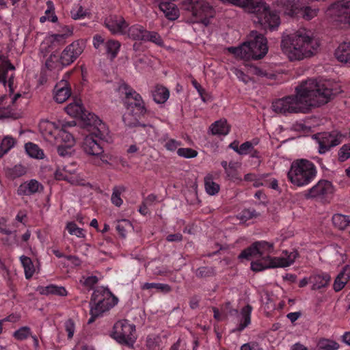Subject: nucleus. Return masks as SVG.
<instances>
[{
  "label": "nucleus",
  "instance_id": "f257e3e1",
  "mask_svg": "<svg viewBox=\"0 0 350 350\" xmlns=\"http://www.w3.org/2000/svg\"><path fill=\"white\" fill-rule=\"evenodd\" d=\"M329 83L321 80L309 79L295 88V94L278 98L272 103L273 110L284 115L306 113L313 108L329 102L337 94Z\"/></svg>",
  "mask_w": 350,
  "mask_h": 350
},
{
  "label": "nucleus",
  "instance_id": "f03ea898",
  "mask_svg": "<svg viewBox=\"0 0 350 350\" xmlns=\"http://www.w3.org/2000/svg\"><path fill=\"white\" fill-rule=\"evenodd\" d=\"M275 12L269 6L263 5L262 12L258 14L259 22L266 28L275 29L280 23L279 15L292 18L310 21L317 14L318 10L306 3L304 0H275L273 2Z\"/></svg>",
  "mask_w": 350,
  "mask_h": 350
},
{
  "label": "nucleus",
  "instance_id": "7ed1b4c3",
  "mask_svg": "<svg viewBox=\"0 0 350 350\" xmlns=\"http://www.w3.org/2000/svg\"><path fill=\"white\" fill-rule=\"evenodd\" d=\"M118 92L124 96L123 104L128 111V114L123 116L124 124L130 128L146 127L148 124L145 120L150 111L146 107L142 96L124 81L119 84Z\"/></svg>",
  "mask_w": 350,
  "mask_h": 350
},
{
  "label": "nucleus",
  "instance_id": "20e7f679",
  "mask_svg": "<svg viewBox=\"0 0 350 350\" xmlns=\"http://www.w3.org/2000/svg\"><path fill=\"white\" fill-rule=\"evenodd\" d=\"M281 46L289 59L293 61L311 57L316 53L319 44L312 30L303 27L284 38Z\"/></svg>",
  "mask_w": 350,
  "mask_h": 350
},
{
  "label": "nucleus",
  "instance_id": "39448f33",
  "mask_svg": "<svg viewBox=\"0 0 350 350\" xmlns=\"http://www.w3.org/2000/svg\"><path fill=\"white\" fill-rule=\"evenodd\" d=\"M91 126L94 127V131L85 137L81 147L84 152L92 157L94 165H100L107 161L103 144L108 135V129L100 120L97 124H92Z\"/></svg>",
  "mask_w": 350,
  "mask_h": 350
},
{
  "label": "nucleus",
  "instance_id": "423d86ee",
  "mask_svg": "<svg viewBox=\"0 0 350 350\" xmlns=\"http://www.w3.org/2000/svg\"><path fill=\"white\" fill-rule=\"evenodd\" d=\"M228 51L241 59H260L268 51L267 38L262 33L252 31L245 42L238 47H229Z\"/></svg>",
  "mask_w": 350,
  "mask_h": 350
},
{
  "label": "nucleus",
  "instance_id": "0eeeda50",
  "mask_svg": "<svg viewBox=\"0 0 350 350\" xmlns=\"http://www.w3.org/2000/svg\"><path fill=\"white\" fill-rule=\"evenodd\" d=\"M317 174V167L312 161L300 159L293 161L287 177L293 185L301 187L311 183L316 178Z\"/></svg>",
  "mask_w": 350,
  "mask_h": 350
},
{
  "label": "nucleus",
  "instance_id": "6e6552de",
  "mask_svg": "<svg viewBox=\"0 0 350 350\" xmlns=\"http://www.w3.org/2000/svg\"><path fill=\"white\" fill-rule=\"evenodd\" d=\"M118 298L108 289L100 287L94 291L90 306V318L88 323H93L97 317L118 304Z\"/></svg>",
  "mask_w": 350,
  "mask_h": 350
},
{
  "label": "nucleus",
  "instance_id": "1a4fd4ad",
  "mask_svg": "<svg viewBox=\"0 0 350 350\" xmlns=\"http://www.w3.org/2000/svg\"><path fill=\"white\" fill-rule=\"evenodd\" d=\"M185 9L190 12L196 23L208 26L211 19L215 16L213 7L204 0H187L184 3Z\"/></svg>",
  "mask_w": 350,
  "mask_h": 350
},
{
  "label": "nucleus",
  "instance_id": "9d476101",
  "mask_svg": "<svg viewBox=\"0 0 350 350\" xmlns=\"http://www.w3.org/2000/svg\"><path fill=\"white\" fill-rule=\"evenodd\" d=\"M135 326L128 320L117 321L113 327L111 336L118 343L126 346H133L136 340Z\"/></svg>",
  "mask_w": 350,
  "mask_h": 350
},
{
  "label": "nucleus",
  "instance_id": "9b49d317",
  "mask_svg": "<svg viewBox=\"0 0 350 350\" xmlns=\"http://www.w3.org/2000/svg\"><path fill=\"white\" fill-rule=\"evenodd\" d=\"M92 44L100 53L106 55L110 60H113L118 56L121 47V43L118 40L107 39L100 34L93 36Z\"/></svg>",
  "mask_w": 350,
  "mask_h": 350
},
{
  "label": "nucleus",
  "instance_id": "f8f14e48",
  "mask_svg": "<svg viewBox=\"0 0 350 350\" xmlns=\"http://www.w3.org/2000/svg\"><path fill=\"white\" fill-rule=\"evenodd\" d=\"M66 113L70 116L80 118L83 121L86 126L97 124L100 119L95 114L88 112L83 107L81 99L75 98L73 102L70 103L66 107Z\"/></svg>",
  "mask_w": 350,
  "mask_h": 350
},
{
  "label": "nucleus",
  "instance_id": "ddd939ff",
  "mask_svg": "<svg viewBox=\"0 0 350 350\" xmlns=\"http://www.w3.org/2000/svg\"><path fill=\"white\" fill-rule=\"evenodd\" d=\"M274 250L273 244L266 241L254 242L250 247L243 250L239 255V259H249L250 257L270 256Z\"/></svg>",
  "mask_w": 350,
  "mask_h": 350
},
{
  "label": "nucleus",
  "instance_id": "4468645a",
  "mask_svg": "<svg viewBox=\"0 0 350 350\" xmlns=\"http://www.w3.org/2000/svg\"><path fill=\"white\" fill-rule=\"evenodd\" d=\"M85 42L83 39L73 41L61 53L60 61L63 66H68L72 64L83 52Z\"/></svg>",
  "mask_w": 350,
  "mask_h": 350
},
{
  "label": "nucleus",
  "instance_id": "2eb2a0df",
  "mask_svg": "<svg viewBox=\"0 0 350 350\" xmlns=\"http://www.w3.org/2000/svg\"><path fill=\"white\" fill-rule=\"evenodd\" d=\"M328 14L337 22L350 26V1H340L331 5Z\"/></svg>",
  "mask_w": 350,
  "mask_h": 350
},
{
  "label": "nucleus",
  "instance_id": "dca6fc26",
  "mask_svg": "<svg viewBox=\"0 0 350 350\" xmlns=\"http://www.w3.org/2000/svg\"><path fill=\"white\" fill-rule=\"evenodd\" d=\"M14 66L7 57L0 55V83L8 86L11 92H14Z\"/></svg>",
  "mask_w": 350,
  "mask_h": 350
},
{
  "label": "nucleus",
  "instance_id": "f3484780",
  "mask_svg": "<svg viewBox=\"0 0 350 350\" xmlns=\"http://www.w3.org/2000/svg\"><path fill=\"white\" fill-rule=\"evenodd\" d=\"M334 191L332 183L327 180H320L315 185L305 191L306 198H323Z\"/></svg>",
  "mask_w": 350,
  "mask_h": 350
},
{
  "label": "nucleus",
  "instance_id": "a211bd4d",
  "mask_svg": "<svg viewBox=\"0 0 350 350\" xmlns=\"http://www.w3.org/2000/svg\"><path fill=\"white\" fill-rule=\"evenodd\" d=\"M316 139L319 144L318 150L320 154H325L332 148L336 146L340 143V138L337 137L335 133L324 132L318 133Z\"/></svg>",
  "mask_w": 350,
  "mask_h": 350
},
{
  "label": "nucleus",
  "instance_id": "6ab92c4d",
  "mask_svg": "<svg viewBox=\"0 0 350 350\" xmlns=\"http://www.w3.org/2000/svg\"><path fill=\"white\" fill-rule=\"evenodd\" d=\"M105 26L112 34L124 35L129 24L122 16L111 15L105 18Z\"/></svg>",
  "mask_w": 350,
  "mask_h": 350
},
{
  "label": "nucleus",
  "instance_id": "aec40b11",
  "mask_svg": "<svg viewBox=\"0 0 350 350\" xmlns=\"http://www.w3.org/2000/svg\"><path fill=\"white\" fill-rule=\"evenodd\" d=\"M62 124L59 121L56 122L48 120H42L39 123V129L46 140L53 142L57 137Z\"/></svg>",
  "mask_w": 350,
  "mask_h": 350
},
{
  "label": "nucleus",
  "instance_id": "412c9836",
  "mask_svg": "<svg viewBox=\"0 0 350 350\" xmlns=\"http://www.w3.org/2000/svg\"><path fill=\"white\" fill-rule=\"evenodd\" d=\"M76 125L75 121L68 122L62 124L57 133V137L53 140L56 142H59L63 145H70L74 146L75 144V139L70 131L67 130V126L74 127Z\"/></svg>",
  "mask_w": 350,
  "mask_h": 350
},
{
  "label": "nucleus",
  "instance_id": "4be33fe9",
  "mask_svg": "<svg viewBox=\"0 0 350 350\" xmlns=\"http://www.w3.org/2000/svg\"><path fill=\"white\" fill-rule=\"evenodd\" d=\"M252 310L253 308L250 304H247L241 308L239 315V323L237 327L232 330V333H241L251 324Z\"/></svg>",
  "mask_w": 350,
  "mask_h": 350
},
{
  "label": "nucleus",
  "instance_id": "5701e85b",
  "mask_svg": "<svg viewBox=\"0 0 350 350\" xmlns=\"http://www.w3.org/2000/svg\"><path fill=\"white\" fill-rule=\"evenodd\" d=\"M71 95V88L66 81H61L54 88V99L58 103L65 102Z\"/></svg>",
  "mask_w": 350,
  "mask_h": 350
},
{
  "label": "nucleus",
  "instance_id": "b1692460",
  "mask_svg": "<svg viewBox=\"0 0 350 350\" xmlns=\"http://www.w3.org/2000/svg\"><path fill=\"white\" fill-rule=\"evenodd\" d=\"M174 0H163L158 5L161 11L163 12L165 17L173 21L179 16V10L174 3Z\"/></svg>",
  "mask_w": 350,
  "mask_h": 350
},
{
  "label": "nucleus",
  "instance_id": "393cba45",
  "mask_svg": "<svg viewBox=\"0 0 350 350\" xmlns=\"http://www.w3.org/2000/svg\"><path fill=\"white\" fill-rule=\"evenodd\" d=\"M42 189V185L36 180L31 179L22 183L17 189L18 196H31L39 192Z\"/></svg>",
  "mask_w": 350,
  "mask_h": 350
},
{
  "label": "nucleus",
  "instance_id": "a878e982",
  "mask_svg": "<svg viewBox=\"0 0 350 350\" xmlns=\"http://www.w3.org/2000/svg\"><path fill=\"white\" fill-rule=\"evenodd\" d=\"M331 280L330 275L325 272L312 275L310 277V283L312 284V290H319L328 286Z\"/></svg>",
  "mask_w": 350,
  "mask_h": 350
},
{
  "label": "nucleus",
  "instance_id": "bb28decb",
  "mask_svg": "<svg viewBox=\"0 0 350 350\" xmlns=\"http://www.w3.org/2000/svg\"><path fill=\"white\" fill-rule=\"evenodd\" d=\"M260 259L253 261L251 263V269L253 271L258 272L269 268L277 267L274 258L271 256L260 257Z\"/></svg>",
  "mask_w": 350,
  "mask_h": 350
},
{
  "label": "nucleus",
  "instance_id": "cd10ccee",
  "mask_svg": "<svg viewBox=\"0 0 350 350\" xmlns=\"http://www.w3.org/2000/svg\"><path fill=\"white\" fill-rule=\"evenodd\" d=\"M298 256V252L296 250L282 252V256L274 257L277 267H286L291 265Z\"/></svg>",
  "mask_w": 350,
  "mask_h": 350
},
{
  "label": "nucleus",
  "instance_id": "c85d7f7f",
  "mask_svg": "<svg viewBox=\"0 0 350 350\" xmlns=\"http://www.w3.org/2000/svg\"><path fill=\"white\" fill-rule=\"evenodd\" d=\"M350 280V271L347 266L342 268L340 272L336 276L333 288L336 292L340 291Z\"/></svg>",
  "mask_w": 350,
  "mask_h": 350
},
{
  "label": "nucleus",
  "instance_id": "c756f323",
  "mask_svg": "<svg viewBox=\"0 0 350 350\" xmlns=\"http://www.w3.org/2000/svg\"><path fill=\"white\" fill-rule=\"evenodd\" d=\"M335 57L339 62L350 64V41L343 42L338 46Z\"/></svg>",
  "mask_w": 350,
  "mask_h": 350
},
{
  "label": "nucleus",
  "instance_id": "7c9ffc66",
  "mask_svg": "<svg viewBox=\"0 0 350 350\" xmlns=\"http://www.w3.org/2000/svg\"><path fill=\"white\" fill-rule=\"evenodd\" d=\"M213 135H227L230 126L226 119H220L213 123L209 128Z\"/></svg>",
  "mask_w": 350,
  "mask_h": 350
},
{
  "label": "nucleus",
  "instance_id": "2f4dec72",
  "mask_svg": "<svg viewBox=\"0 0 350 350\" xmlns=\"http://www.w3.org/2000/svg\"><path fill=\"white\" fill-rule=\"evenodd\" d=\"M154 101L158 104L165 103L170 96V91L161 85H157L151 92Z\"/></svg>",
  "mask_w": 350,
  "mask_h": 350
},
{
  "label": "nucleus",
  "instance_id": "473e14b6",
  "mask_svg": "<svg viewBox=\"0 0 350 350\" xmlns=\"http://www.w3.org/2000/svg\"><path fill=\"white\" fill-rule=\"evenodd\" d=\"M40 293L44 295H55L62 297L66 296L68 294L66 289L64 286H59L55 284L40 287Z\"/></svg>",
  "mask_w": 350,
  "mask_h": 350
},
{
  "label": "nucleus",
  "instance_id": "72a5a7b5",
  "mask_svg": "<svg viewBox=\"0 0 350 350\" xmlns=\"http://www.w3.org/2000/svg\"><path fill=\"white\" fill-rule=\"evenodd\" d=\"M146 29L143 26L136 24L130 27L127 31L128 36L133 40L143 41L145 37Z\"/></svg>",
  "mask_w": 350,
  "mask_h": 350
},
{
  "label": "nucleus",
  "instance_id": "f704fd0d",
  "mask_svg": "<svg viewBox=\"0 0 350 350\" xmlns=\"http://www.w3.org/2000/svg\"><path fill=\"white\" fill-rule=\"evenodd\" d=\"M20 262L24 269L25 278L29 280L35 273V267L31 259L26 256L20 257Z\"/></svg>",
  "mask_w": 350,
  "mask_h": 350
},
{
  "label": "nucleus",
  "instance_id": "c9c22d12",
  "mask_svg": "<svg viewBox=\"0 0 350 350\" xmlns=\"http://www.w3.org/2000/svg\"><path fill=\"white\" fill-rule=\"evenodd\" d=\"M25 150L27 154L32 158L41 159L44 155L43 150L38 145L31 142L25 144Z\"/></svg>",
  "mask_w": 350,
  "mask_h": 350
},
{
  "label": "nucleus",
  "instance_id": "e433bc0d",
  "mask_svg": "<svg viewBox=\"0 0 350 350\" xmlns=\"http://www.w3.org/2000/svg\"><path fill=\"white\" fill-rule=\"evenodd\" d=\"M340 347L339 344L332 340L322 338L317 342L319 350H338Z\"/></svg>",
  "mask_w": 350,
  "mask_h": 350
},
{
  "label": "nucleus",
  "instance_id": "4c0bfd02",
  "mask_svg": "<svg viewBox=\"0 0 350 350\" xmlns=\"http://www.w3.org/2000/svg\"><path fill=\"white\" fill-rule=\"evenodd\" d=\"M348 215L336 213L332 216V223L334 227L340 230H344L348 226Z\"/></svg>",
  "mask_w": 350,
  "mask_h": 350
},
{
  "label": "nucleus",
  "instance_id": "58836bf2",
  "mask_svg": "<svg viewBox=\"0 0 350 350\" xmlns=\"http://www.w3.org/2000/svg\"><path fill=\"white\" fill-rule=\"evenodd\" d=\"M143 290H151L155 289L158 292H162L164 293H170L172 291V288L167 284L161 283H144L142 286Z\"/></svg>",
  "mask_w": 350,
  "mask_h": 350
},
{
  "label": "nucleus",
  "instance_id": "ea45409f",
  "mask_svg": "<svg viewBox=\"0 0 350 350\" xmlns=\"http://www.w3.org/2000/svg\"><path fill=\"white\" fill-rule=\"evenodd\" d=\"M204 186L206 191L211 196L215 195L219 191V185L213 180L211 175H208L204 178Z\"/></svg>",
  "mask_w": 350,
  "mask_h": 350
},
{
  "label": "nucleus",
  "instance_id": "a19ab883",
  "mask_svg": "<svg viewBox=\"0 0 350 350\" xmlns=\"http://www.w3.org/2000/svg\"><path fill=\"white\" fill-rule=\"evenodd\" d=\"M144 33L145 37L143 40L144 42H150L159 46H164V42L161 36L159 34V33L148 30L146 31V32Z\"/></svg>",
  "mask_w": 350,
  "mask_h": 350
},
{
  "label": "nucleus",
  "instance_id": "79ce46f5",
  "mask_svg": "<svg viewBox=\"0 0 350 350\" xmlns=\"http://www.w3.org/2000/svg\"><path fill=\"white\" fill-rule=\"evenodd\" d=\"M45 66L49 70H59L65 66L62 64L60 61V55L59 56L55 54H52L47 58L45 62Z\"/></svg>",
  "mask_w": 350,
  "mask_h": 350
},
{
  "label": "nucleus",
  "instance_id": "37998d69",
  "mask_svg": "<svg viewBox=\"0 0 350 350\" xmlns=\"http://www.w3.org/2000/svg\"><path fill=\"white\" fill-rule=\"evenodd\" d=\"M125 189H126L124 186H116L113 187L111 201V203L116 206L120 207L122 204L123 200H122L120 196L121 193L125 191Z\"/></svg>",
  "mask_w": 350,
  "mask_h": 350
},
{
  "label": "nucleus",
  "instance_id": "c03bdc74",
  "mask_svg": "<svg viewBox=\"0 0 350 350\" xmlns=\"http://www.w3.org/2000/svg\"><path fill=\"white\" fill-rule=\"evenodd\" d=\"M98 279L96 275H83L79 280V283L87 289H92L98 283Z\"/></svg>",
  "mask_w": 350,
  "mask_h": 350
},
{
  "label": "nucleus",
  "instance_id": "a18cd8bd",
  "mask_svg": "<svg viewBox=\"0 0 350 350\" xmlns=\"http://www.w3.org/2000/svg\"><path fill=\"white\" fill-rule=\"evenodd\" d=\"M32 334L31 329L28 326H23L16 329L12 334L13 337L17 340H25Z\"/></svg>",
  "mask_w": 350,
  "mask_h": 350
},
{
  "label": "nucleus",
  "instance_id": "49530a36",
  "mask_svg": "<svg viewBox=\"0 0 350 350\" xmlns=\"http://www.w3.org/2000/svg\"><path fill=\"white\" fill-rule=\"evenodd\" d=\"M131 228L132 224L128 219L119 220L116 225V229L122 237H125L127 231Z\"/></svg>",
  "mask_w": 350,
  "mask_h": 350
},
{
  "label": "nucleus",
  "instance_id": "de8ad7c7",
  "mask_svg": "<svg viewBox=\"0 0 350 350\" xmlns=\"http://www.w3.org/2000/svg\"><path fill=\"white\" fill-rule=\"evenodd\" d=\"M7 95L0 96V118H6L10 114V103Z\"/></svg>",
  "mask_w": 350,
  "mask_h": 350
},
{
  "label": "nucleus",
  "instance_id": "09e8293b",
  "mask_svg": "<svg viewBox=\"0 0 350 350\" xmlns=\"http://www.w3.org/2000/svg\"><path fill=\"white\" fill-rule=\"evenodd\" d=\"M258 144V140L254 139L252 141H247L243 142L239 146V154L240 155H247L250 153L253 149V146Z\"/></svg>",
  "mask_w": 350,
  "mask_h": 350
},
{
  "label": "nucleus",
  "instance_id": "8fccbe9b",
  "mask_svg": "<svg viewBox=\"0 0 350 350\" xmlns=\"http://www.w3.org/2000/svg\"><path fill=\"white\" fill-rule=\"evenodd\" d=\"M161 142H165L164 147L169 151H174L181 145V142L174 139H168L167 135H163L161 139Z\"/></svg>",
  "mask_w": 350,
  "mask_h": 350
},
{
  "label": "nucleus",
  "instance_id": "3c124183",
  "mask_svg": "<svg viewBox=\"0 0 350 350\" xmlns=\"http://www.w3.org/2000/svg\"><path fill=\"white\" fill-rule=\"evenodd\" d=\"M26 173V169L21 165H16L8 171V176L12 179L19 178Z\"/></svg>",
  "mask_w": 350,
  "mask_h": 350
},
{
  "label": "nucleus",
  "instance_id": "603ef678",
  "mask_svg": "<svg viewBox=\"0 0 350 350\" xmlns=\"http://www.w3.org/2000/svg\"><path fill=\"white\" fill-rule=\"evenodd\" d=\"M66 228L69 234L72 235H75L79 238H83L85 237L83 229L78 227L77 225L73 221L68 222Z\"/></svg>",
  "mask_w": 350,
  "mask_h": 350
},
{
  "label": "nucleus",
  "instance_id": "864d4df0",
  "mask_svg": "<svg viewBox=\"0 0 350 350\" xmlns=\"http://www.w3.org/2000/svg\"><path fill=\"white\" fill-rule=\"evenodd\" d=\"M161 337L159 335H149L146 338V346L150 350H155L160 346Z\"/></svg>",
  "mask_w": 350,
  "mask_h": 350
},
{
  "label": "nucleus",
  "instance_id": "5fc2aeb1",
  "mask_svg": "<svg viewBox=\"0 0 350 350\" xmlns=\"http://www.w3.org/2000/svg\"><path fill=\"white\" fill-rule=\"evenodd\" d=\"M87 13V10H84L83 8L79 5H75L70 11L71 17L75 20L84 18Z\"/></svg>",
  "mask_w": 350,
  "mask_h": 350
},
{
  "label": "nucleus",
  "instance_id": "6e6d98bb",
  "mask_svg": "<svg viewBox=\"0 0 350 350\" xmlns=\"http://www.w3.org/2000/svg\"><path fill=\"white\" fill-rule=\"evenodd\" d=\"M258 216V213L253 208H247L243 210L238 215V218L243 221H247L252 218Z\"/></svg>",
  "mask_w": 350,
  "mask_h": 350
},
{
  "label": "nucleus",
  "instance_id": "4d7b16f0",
  "mask_svg": "<svg viewBox=\"0 0 350 350\" xmlns=\"http://www.w3.org/2000/svg\"><path fill=\"white\" fill-rule=\"evenodd\" d=\"M177 154L179 157L191 159L197 157L198 152L190 148H180L177 150Z\"/></svg>",
  "mask_w": 350,
  "mask_h": 350
},
{
  "label": "nucleus",
  "instance_id": "13d9d810",
  "mask_svg": "<svg viewBox=\"0 0 350 350\" xmlns=\"http://www.w3.org/2000/svg\"><path fill=\"white\" fill-rule=\"evenodd\" d=\"M215 275V270L213 267H201L196 271L198 278H208Z\"/></svg>",
  "mask_w": 350,
  "mask_h": 350
},
{
  "label": "nucleus",
  "instance_id": "bf43d9fd",
  "mask_svg": "<svg viewBox=\"0 0 350 350\" xmlns=\"http://www.w3.org/2000/svg\"><path fill=\"white\" fill-rule=\"evenodd\" d=\"M73 146L70 145L59 144L57 146V152L62 157H70L73 153Z\"/></svg>",
  "mask_w": 350,
  "mask_h": 350
},
{
  "label": "nucleus",
  "instance_id": "052dcab7",
  "mask_svg": "<svg viewBox=\"0 0 350 350\" xmlns=\"http://www.w3.org/2000/svg\"><path fill=\"white\" fill-rule=\"evenodd\" d=\"M250 72L252 74L260 77L271 78L273 76V74H271L270 72L267 71L264 68L258 66L251 67Z\"/></svg>",
  "mask_w": 350,
  "mask_h": 350
},
{
  "label": "nucleus",
  "instance_id": "680f3d73",
  "mask_svg": "<svg viewBox=\"0 0 350 350\" xmlns=\"http://www.w3.org/2000/svg\"><path fill=\"white\" fill-rule=\"evenodd\" d=\"M226 174V177L231 180H241V178L239 177L238 172L234 167V163H230V167L226 170L225 172Z\"/></svg>",
  "mask_w": 350,
  "mask_h": 350
},
{
  "label": "nucleus",
  "instance_id": "e2e57ef3",
  "mask_svg": "<svg viewBox=\"0 0 350 350\" xmlns=\"http://www.w3.org/2000/svg\"><path fill=\"white\" fill-rule=\"evenodd\" d=\"M350 158V144L343 145L338 151V160L341 162Z\"/></svg>",
  "mask_w": 350,
  "mask_h": 350
},
{
  "label": "nucleus",
  "instance_id": "0e129e2a",
  "mask_svg": "<svg viewBox=\"0 0 350 350\" xmlns=\"http://www.w3.org/2000/svg\"><path fill=\"white\" fill-rule=\"evenodd\" d=\"M69 174H70V172L67 170L66 167H64L63 169H60L58 167L55 174V178L57 180H67L69 177Z\"/></svg>",
  "mask_w": 350,
  "mask_h": 350
},
{
  "label": "nucleus",
  "instance_id": "69168bd1",
  "mask_svg": "<svg viewBox=\"0 0 350 350\" xmlns=\"http://www.w3.org/2000/svg\"><path fill=\"white\" fill-rule=\"evenodd\" d=\"M65 330L68 334V339L73 337L75 331V325L72 319H69L64 323Z\"/></svg>",
  "mask_w": 350,
  "mask_h": 350
},
{
  "label": "nucleus",
  "instance_id": "338daca9",
  "mask_svg": "<svg viewBox=\"0 0 350 350\" xmlns=\"http://www.w3.org/2000/svg\"><path fill=\"white\" fill-rule=\"evenodd\" d=\"M57 33L68 38L73 33V28L69 25L60 26L59 29L57 30Z\"/></svg>",
  "mask_w": 350,
  "mask_h": 350
},
{
  "label": "nucleus",
  "instance_id": "774afa93",
  "mask_svg": "<svg viewBox=\"0 0 350 350\" xmlns=\"http://www.w3.org/2000/svg\"><path fill=\"white\" fill-rule=\"evenodd\" d=\"M7 218L3 217L0 218V233L5 235H11L12 231L7 228Z\"/></svg>",
  "mask_w": 350,
  "mask_h": 350
}]
</instances>
